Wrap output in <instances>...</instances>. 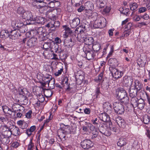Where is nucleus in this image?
I'll return each instance as SVG.
<instances>
[{"mask_svg":"<svg viewBox=\"0 0 150 150\" xmlns=\"http://www.w3.org/2000/svg\"><path fill=\"white\" fill-rule=\"evenodd\" d=\"M115 95L121 103L126 104L129 101V98L126 91L122 88H118L116 90Z\"/></svg>","mask_w":150,"mask_h":150,"instance_id":"f257e3e1","label":"nucleus"},{"mask_svg":"<svg viewBox=\"0 0 150 150\" xmlns=\"http://www.w3.org/2000/svg\"><path fill=\"white\" fill-rule=\"evenodd\" d=\"M131 104L134 107H137L140 110L143 109L145 106L144 101L142 98L139 99L137 98H133Z\"/></svg>","mask_w":150,"mask_h":150,"instance_id":"f03ea898","label":"nucleus"},{"mask_svg":"<svg viewBox=\"0 0 150 150\" xmlns=\"http://www.w3.org/2000/svg\"><path fill=\"white\" fill-rule=\"evenodd\" d=\"M113 105L115 112L119 114L124 113L125 111L124 107L120 103H114L113 104Z\"/></svg>","mask_w":150,"mask_h":150,"instance_id":"7ed1b4c3","label":"nucleus"},{"mask_svg":"<svg viewBox=\"0 0 150 150\" xmlns=\"http://www.w3.org/2000/svg\"><path fill=\"white\" fill-rule=\"evenodd\" d=\"M83 50L86 55V58L88 60L93 59L96 56V54L93 50L87 49L86 47L83 48Z\"/></svg>","mask_w":150,"mask_h":150,"instance_id":"20e7f679","label":"nucleus"},{"mask_svg":"<svg viewBox=\"0 0 150 150\" xmlns=\"http://www.w3.org/2000/svg\"><path fill=\"white\" fill-rule=\"evenodd\" d=\"M110 69L113 77L116 79L121 78L123 75V72L116 68H111Z\"/></svg>","mask_w":150,"mask_h":150,"instance_id":"39448f33","label":"nucleus"},{"mask_svg":"<svg viewBox=\"0 0 150 150\" xmlns=\"http://www.w3.org/2000/svg\"><path fill=\"white\" fill-rule=\"evenodd\" d=\"M105 20L103 18H100L96 20L93 24V27L95 28H102L105 26V23L102 22V21Z\"/></svg>","mask_w":150,"mask_h":150,"instance_id":"423d86ee","label":"nucleus"},{"mask_svg":"<svg viewBox=\"0 0 150 150\" xmlns=\"http://www.w3.org/2000/svg\"><path fill=\"white\" fill-rule=\"evenodd\" d=\"M93 145V143L90 140H84L81 143V147L85 149H88L91 148Z\"/></svg>","mask_w":150,"mask_h":150,"instance_id":"0eeeda50","label":"nucleus"},{"mask_svg":"<svg viewBox=\"0 0 150 150\" xmlns=\"http://www.w3.org/2000/svg\"><path fill=\"white\" fill-rule=\"evenodd\" d=\"M18 91L19 94L22 95L24 97V103H22V104L25 105L28 102V100L26 97L28 93V91L26 88H22L21 87L18 88Z\"/></svg>","mask_w":150,"mask_h":150,"instance_id":"6e6552de","label":"nucleus"},{"mask_svg":"<svg viewBox=\"0 0 150 150\" xmlns=\"http://www.w3.org/2000/svg\"><path fill=\"white\" fill-rule=\"evenodd\" d=\"M22 18L25 20L31 21L35 20V17L32 15V13L30 11H25L22 16Z\"/></svg>","mask_w":150,"mask_h":150,"instance_id":"1a4fd4ad","label":"nucleus"},{"mask_svg":"<svg viewBox=\"0 0 150 150\" xmlns=\"http://www.w3.org/2000/svg\"><path fill=\"white\" fill-rule=\"evenodd\" d=\"M133 81V80L131 76H127L123 77V82L126 86L132 85Z\"/></svg>","mask_w":150,"mask_h":150,"instance_id":"9d476101","label":"nucleus"},{"mask_svg":"<svg viewBox=\"0 0 150 150\" xmlns=\"http://www.w3.org/2000/svg\"><path fill=\"white\" fill-rule=\"evenodd\" d=\"M99 117L100 119L104 122H107V124H108L109 125L112 124V123L110 122H108L110 120L108 114L105 113H101L99 115Z\"/></svg>","mask_w":150,"mask_h":150,"instance_id":"9b49d317","label":"nucleus"},{"mask_svg":"<svg viewBox=\"0 0 150 150\" xmlns=\"http://www.w3.org/2000/svg\"><path fill=\"white\" fill-rule=\"evenodd\" d=\"M8 133V134H6L7 137L10 136L12 134L16 136L19 135L21 134L19 129L15 126L12 131L10 129V131H9Z\"/></svg>","mask_w":150,"mask_h":150,"instance_id":"f8f14e48","label":"nucleus"},{"mask_svg":"<svg viewBox=\"0 0 150 150\" xmlns=\"http://www.w3.org/2000/svg\"><path fill=\"white\" fill-rule=\"evenodd\" d=\"M36 31L37 32V35L38 38L43 39L45 33V29L42 27H39L37 28Z\"/></svg>","mask_w":150,"mask_h":150,"instance_id":"ddd939ff","label":"nucleus"},{"mask_svg":"<svg viewBox=\"0 0 150 150\" xmlns=\"http://www.w3.org/2000/svg\"><path fill=\"white\" fill-rule=\"evenodd\" d=\"M37 37H32L27 41V45L29 47L34 46L37 43Z\"/></svg>","mask_w":150,"mask_h":150,"instance_id":"4468645a","label":"nucleus"},{"mask_svg":"<svg viewBox=\"0 0 150 150\" xmlns=\"http://www.w3.org/2000/svg\"><path fill=\"white\" fill-rule=\"evenodd\" d=\"M47 84L48 87L50 88L53 89L55 87L54 79H51L48 81H47L46 82H45V83H42V85L43 86H45Z\"/></svg>","mask_w":150,"mask_h":150,"instance_id":"2eb2a0df","label":"nucleus"},{"mask_svg":"<svg viewBox=\"0 0 150 150\" xmlns=\"http://www.w3.org/2000/svg\"><path fill=\"white\" fill-rule=\"evenodd\" d=\"M80 23V20L79 18H75L70 23V25L72 28H76Z\"/></svg>","mask_w":150,"mask_h":150,"instance_id":"dca6fc26","label":"nucleus"},{"mask_svg":"<svg viewBox=\"0 0 150 150\" xmlns=\"http://www.w3.org/2000/svg\"><path fill=\"white\" fill-rule=\"evenodd\" d=\"M62 84L63 85V87L65 88L66 91H69L70 88L68 85V79L67 77H65L62 81Z\"/></svg>","mask_w":150,"mask_h":150,"instance_id":"f3484780","label":"nucleus"},{"mask_svg":"<svg viewBox=\"0 0 150 150\" xmlns=\"http://www.w3.org/2000/svg\"><path fill=\"white\" fill-rule=\"evenodd\" d=\"M116 121L120 127L124 128L125 127V121L121 117H118L116 119Z\"/></svg>","mask_w":150,"mask_h":150,"instance_id":"a211bd4d","label":"nucleus"},{"mask_svg":"<svg viewBox=\"0 0 150 150\" xmlns=\"http://www.w3.org/2000/svg\"><path fill=\"white\" fill-rule=\"evenodd\" d=\"M134 88L138 91H139L142 88L143 86L142 83L138 80H136L134 82Z\"/></svg>","mask_w":150,"mask_h":150,"instance_id":"6ab92c4d","label":"nucleus"},{"mask_svg":"<svg viewBox=\"0 0 150 150\" xmlns=\"http://www.w3.org/2000/svg\"><path fill=\"white\" fill-rule=\"evenodd\" d=\"M138 91L134 88L131 89L129 91L130 96L131 98V103H132V100L133 98H137L136 96L137 95V92Z\"/></svg>","mask_w":150,"mask_h":150,"instance_id":"aec40b11","label":"nucleus"},{"mask_svg":"<svg viewBox=\"0 0 150 150\" xmlns=\"http://www.w3.org/2000/svg\"><path fill=\"white\" fill-rule=\"evenodd\" d=\"M0 35L2 38L6 39L8 37L10 38V33L8 30H3L1 31Z\"/></svg>","mask_w":150,"mask_h":150,"instance_id":"412c9836","label":"nucleus"},{"mask_svg":"<svg viewBox=\"0 0 150 150\" xmlns=\"http://www.w3.org/2000/svg\"><path fill=\"white\" fill-rule=\"evenodd\" d=\"M17 124L23 129H26L28 127V124L24 120H19L17 122Z\"/></svg>","mask_w":150,"mask_h":150,"instance_id":"4be33fe9","label":"nucleus"},{"mask_svg":"<svg viewBox=\"0 0 150 150\" xmlns=\"http://www.w3.org/2000/svg\"><path fill=\"white\" fill-rule=\"evenodd\" d=\"M103 108L105 110L106 112H110L112 109L111 105L108 102H105L103 104Z\"/></svg>","mask_w":150,"mask_h":150,"instance_id":"5701e85b","label":"nucleus"},{"mask_svg":"<svg viewBox=\"0 0 150 150\" xmlns=\"http://www.w3.org/2000/svg\"><path fill=\"white\" fill-rule=\"evenodd\" d=\"M33 5L34 7L38 8L45 7V4H42V2H40L36 0H34L33 2Z\"/></svg>","mask_w":150,"mask_h":150,"instance_id":"b1692460","label":"nucleus"},{"mask_svg":"<svg viewBox=\"0 0 150 150\" xmlns=\"http://www.w3.org/2000/svg\"><path fill=\"white\" fill-rule=\"evenodd\" d=\"M10 38L12 40H15L18 37V33L15 30H11L10 32Z\"/></svg>","mask_w":150,"mask_h":150,"instance_id":"393cba45","label":"nucleus"},{"mask_svg":"<svg viewBox=\"0 0 150 150\" xmlns=\"http://www.w3.org/2000/svg\"><path fill=\"white\" fill-rule=\"evenodd\" d=\"M57 3V5L59 4V1L58 2H55L54 1H46V3H45V7L47 6L50 8H53L54 7L55 4H56Z\"/></svg>","mask_w":150,"mask_h":150,"instance_id":"a878e982","label":"nucleus"},{"mask_svg":"<svg viewBox=\"0 0 150 150\" xmlns=\"http://www.w3.org/2000/svg\"><path fill=\"white\" fill-rule=\"evenodd\" d=\"M85 43L87 45H90L92 44L94 42V40L93 38L88 37L84 39Z\"/></svg>","mask_w":150,"mask_h":150,"instance_id":"bb28decb","label":"nucleus"},{"mask_svg":"<svg viewBox=\"0 0 150 150\" xmlns=\"http://www.w3.org/2000/svg\"><path fill=\"white\" fill-rule=\"evenodd\" d=\"M11 129L9 128L6 125H1L0 127V131L2 133L4 132L5 133L7 132V134H8V132L10 131Z\"/></svg>","mask_w":150,"mask_h":150,"instance_id":"cd10ccee","label":"nucleus"},{"mask_svg":"<svg viewBox=\"0 0 150 150\" xmlns=\"http://www.w3.org/2000/svg\"><path fill=\"white\" fill-rule=\"evenodd\" d=\"M2 108L4 112L5 113L11 115L13 111L11 109L9 108L8 106L6 105H4L2 106Z\"/></svg>","mask_w":150,"mask_h":150,"instance_id":"c85d7f7f","label":"nucleus"},{"mask_svg":"<svg viewBox=\"0 0 150 150\" xmlns=\"http://www.w3.org/2000/svg\"><path fill=\"white\" fill-rule=\"evenodd\" d=\"M22 106L17 103H15L12 106L13 112H16L18 111H21V108Z\"/></svg>","mask_w":150,"mask_h":150,"instance_id":"c756f323","label":"nucleus"},{"mask_svg":"<svg viewBox=\"0 0 150 150\" xmlns=\"http://www.w3.org/2000/svg\"><path fill=\"white\" fill-rule=\"evenodd\" d=\"M92 48L94 52L96 51V52H97L100 49L101 46L99 43L96 42L93 44L92 46Z\"/></svg>","mask_w":150,"mask_h":150,"instance_id":"7c9ffc66","label":"nucleus"},{"mask_svg":"<svg viewBox=\"0 0 150 150\" xmlns=\"http://www.w3.org/2000/svg\"><path fill=\"white\" fill-rule=\"evenodd\" d=\"M34 21H35L37 23L42 24L44 23L45 19L42 17L38 16L35 17V20Z\"/></svg>","mask_w":150,"mask_h":150,"instance_id":"2f4dec72","label":"nucleus"},{"mask_svg":"<svg viewBox=\"0 0 150 150\" xmlns=\"http://www.w3.org/2000/svg\"><path fill=\"white\" fill-rule=\"evenodd\" d=\"M126 144V140L125 139L121 138L119 139L118 142L117 143V145L118 146L122 147Z\"/></svg>","mask_w":150,"mask_h":150,"instance_id":"473e14b6","label":"nucleus"},{"mask_svg":"<svg viewBox=\"0 0 150 150\" xmlns=\"http://www.w3.org/2000/svg\"><path fill=\"white\" fill-rule=\"evenodd\" d=\"M35 129V126H33L31 127L29 129H26V133L28 136H30L31 135L32 133L33 132Z\"/></svg>","mask_w":150,"mask_h":150,"instance_id":"72a5a7b5","label":"nucleus"},{"mask_svg":"<svg viewBox=\"0 0 150 150\" xmlns=\"http://www.w3.org/2000/svg\"><path fill=\"white\" fill-rule=\"evenodd\" d=\"M53 92L51 90L46 89L44 90V93L47 98H49L53 94Z\"/></svg>","mask_w":150,"mask_h":150,"instance_id":"f704fd0d","label":"nucleus"},{"mask_svg":"<svg viewBox=\"0 0 150 150\" xmlns=\"http://www.w3.org/2000/svg\"><path fill=\"white\" fill-rule=\"evenodd\" d=\"M130 10L132 11H135L138 6V4L135 2H131L129 4Z\"/></svg>","mask_w":150,"mask_h":150,"instance_id":"c9c22d12","label":"nucleus"},{"mask_svg":"<svg viewBox=\"0 0 150 150\" xmlns=\"http://www.w3.org/2000/svg\"><path fill=\"white\" fill-rule=\"evenodd\" d=\"M88 127L92 133L98 131L97 129L95 127L90 123H88Z\"/></svg>","mask_w":150,"mask_h":150,"instance_id":"e433bc0d","label":"nucleus"},{"mask_svg":"<svg viewBox=\"0 0 150 150\" xmlns=\"http://www.w3.org/2000/svg\"><path fill=\"white\" fill-rule=\"evenodd\" d=\"M120 11L125 15H127L128 14L129 11V9L128 8H126L124 7H120L119 8Z\"/></svg>","mask_w":150,"mask_h":150,"instance_id":"4c0bfd02","label":"nucleus"},{"mask_svg":"<svg viewBox=\"0 0 150 150\" xmlns=\"http://www.w3.org/2000/svg\"><path fill=\"white\" fill-rule=\"evenodd\" d=\"M85 6H87L86 8L88 10H89V12H91V10L93 9V4L91 3L87 2Z\"/></svg>","mask_w":150,"mask_h":150,"instance_id":"58836bf2","label":"nucleus"},{"mask_svg":"<svg viewBox=\"0 0 150 150\" xmlns=\"http://www.w3.org/2000/svg\"><path fill=\"white\" fill-rule=\"evenodd\" d=\"M143 121L144 124H148L150 122V117L148 115H144L143 117Z\"/></svg>","mask_w":150,"mask_h":150,"instance_id":"ea45409f","label":"nucleus"},{"mask_svg":"<svg viewBox=\"0 0 150 150\" xmlns=\"http://www.w3.org/2000/svg\"><path fill=\"white\" fill-rule=\"evenodd\" d=\"M97 1L99 4L100 8H103L106 4V0H97Z\"/></svg>","mask_w":150,"mask_h":150,"instance_id":"a19ab883","label":"nucleus"},{"mask_svg":"<svg viewBox=\"0 0 150 150\" xmlns=\"http://www.w3.org/2000/svg\"><path fill=\"white\" fill-rule=\"evenodd\" d=\"M27 34L30 35L31 37H33L36 35H37V32L36 30H32L28 32L27 33Z\"/></svg>","mask_w":150,"mask_h":150,"instance_id":"79ce46f5","label":"nucleus"},{"mask_svg":"<svg viewBox=\"0 0 150 150\" xmlns=\"http://www.w3.org/2000/svg\"><path fill=\"white\" fill-rule=\"evenodd\" d=\"M102 134L107 136H109L111 135V132L109 131L108 129H107L105 131H103L101 130Z\"/></svg>","mask_w":150,"mask_h":150,"instance_id":"37998d69","label":"nucleus"},{"mask_svg":"<svg viewBox=\"0 0 150 150\" xmlns=\"http://www.w3.org/2000/svg\"><path fill=\"white\" fill-rule=\"evenodd\" d=\"M50 47V43L46 42L44 43L42 47V48L46 50H47Z\"/></svg>","mask_w":150,"mask_h":150,"instance_id":"c03bdc74","label":"nucleus"},{"mask_svg":"<svg viewBox=\"0 0 150 150\" xmlns=\"http://www.w3.org/2000/svg\"><path fill=\"white\" fill-rule=\"evenodd\" d=\"M147 10L146 8L145 7H142L139 8L138 9V12L139 13H143Z\"/></svg>","mask_w":150,"mask_h":150,"instance_id":"a18cd8bd","label":"nucleus"},{"mask_svg":"<svg viewBox=\"0 0 150 150\" xmlns=\"http://www.w3.org/2000/svg\"><path fill=\"white\" fill-rule=\"evenodd\" d=\"M17 13L19 14H22V15L23 14L24 12H25L24 10L22 7H20L17 9Z\"/></svg>","mask_w":150,"mask_h":150,"instance_id":"49530a36","label":"nucleus"},{"mask_svg":"<svg viewBox=\"0 0 150 150\" xmlns=\"http://www.w3.org/2000/svg\"><path fill=\"white\" fill-rule=\"evenodd\" d=\"M60 131L58 130L57 132V136L60 139H65V135L64 134H62V133L60 132Z\"/></svg>","mask_w":150,"mask_h":150,"instance_id":"de8ad7c7","label":"nucleus"},{"mask_svg":"<svg viewBox=\"0 0 150 150\" xmlns=\"http://www.w3.org/2000/svg\"><path fill=\"white\" fill-rule=\"evenodd\" d=\"M112 124L109 125V128L111 130H112L114 132H116L118 131V129L117 128L114 127L112 125Z\"/></svg>","mask_w":150,"mask_h":150,"instance_id":"09e8293b","label":"nucleus"},{"mask_svg":"<svg viewBox=\"0 0 150 150\" xmlns=\"http://www.w3.org/2000/svg\"><path fill=\"white\" fill-rule=\"evenodd\" d=\"M141 17L142 18L146 20H147L150 18L149 16L146 13H145L144 15L141 16Z\"/></svg>","mask_w":150,"mask_h":150,"instance_id":"8fccbe9b","label":"nucleus"},{"mask_svg":"<svg viewBox=\"0 0 150 150\" xmlns=\"http://www.w3.org/2000/svg\"><path fill=\"white\" fill-rule=\"evenodd\" d=\"M141 18V17H140L138 15H136L133 17V20L134 21H140Z\"/></svg>","mask_w":150,"mask_h":150,"instance_id":"3c124183","label":"nucleus"},{"mask_svg":"<svg viewBox=\"0 0 150 150\" xmlns=\"http://www.w3.org/2000/svg\"><path fill=\"white\" fill-rule=\"evenodd\" d=\"M32 113V112L31 110L27 112L25 114L26 117L28 118H30L31 117V114Z\"/></svg>","mask_w":150,"mask_h":150,"instance_id":"603ef678","label":"nucleus"},{"mask_svg":"<svg viewBox=\"0 0 150 150\" xmlns=\"http://www.w3.org/2000/svg\"><path fill=\"white\" fill-rule=\"evenodd\" d=\"M38 100L41 101V103L43 102L45 100V98L42 95H39L38 97Z\"/></svg>","mask_w":150,"mask_h":150,"instance_id":"864d4df0","label":"nucleus"},{"mask_svg":"<svg viewBox=\"0 0 150 150\" xmlns=\"http://www.w3.org/2000/svg\"><path fill=\"white\" fill-rule=\"evenodd\" d=\"M53 25L54 26V28H55L57 27H58L60 25V23L59 21H53Z\"/></svg>","mask_w":150,"mask_h":150,"instance_id":"5fc2aeb1","label":"nucleus"},{"mask_svg":"<svg viewBox=\"0 0 150 150\" xmlns=\"http://www.w3.org/2000/svg\"><path fill=\"white\" fill-rule=\"evenodd\" d=\"M146 2V7L149 10H150V0H144Z\"/></svg>","mask_w":150,"mask_h":150,"instance_id":"6e6d98bb","label":"nucleus"},{"mask_svg":"<svg viewBox=\"0 0 150 150\" xmlns=\"http://www.w3.org/2000/svg\"><path fill=\"white\" fill-rule=\"evenodd\" d=\"M53 23V21L49 23L46 25V27L48 28H54Z\"/></svg>","mask_w":150,"mask_h":150,"instance_id":"4d7b16f0","label":"nucleus"},{"mask_svg":"<svg viewBox=\"0 0 150 150\" xmlns=\"http://www.w3.org/2000/svg\"><path fill=\"white\" fill-rule=\"evenodd\" d=\"M63 69H60V70H58V71L56 72L54 74L56 76H59V75L61 74L62 72L63 71Z\"/></svg>","mask_w":150,"mask_h":150,"instance_id":"13d9d810","label":"nucleus"},{"mask_svg":"<svg viewBox=\"0 0 150 150\" xmlns=\"http://www.w3.org/2000/svg\"><path fill=\"white\" fill-rule=\"evenodd\" d=\"M0 120L4 123L8 121V119L6 117H0Z\"/></svg>","mask_w":150,"mask_h":150,"instance_id":"bf43d9fd","label":"nucleus"},{"mask_svg":"<svg viewBox=\"0 0 150 150\" xmlns=\"http://www.w3.org/2000/svg\"><path fill=\"white\" fill-rule=\"evenodd\" d=\"M92 134L93 135L91 137L92 139H94L96 138L98 136V131L94 132H92Z\"/></svg>","mask_w":150,"mask_h":150,"instance_id":"052dcab7","label":"nucleus"},{"mask_svg":"<svg viewBox=\"0 0 150 150\" xmlns=\"http://www.w3.org/2000/svg\"><path fill=\"white\" fill-rule=\"evenodd\" d=\"M19 146V144L17 142H13L12 144V147L16 148Z\"/></svg>","mask_w":150,"mask_h":150,"instance_id":"680f3d73","label":"nucleus"},{"mask_svg":"<svg viewBox=\"0 0 150 150\" xmlns=\"http://www.w3.org/2000/svg\"><path fill=\"white\" fill-rule=\"evenodd\" d=\"M2 141L4 143L8 144L9 142V140L8 138H4L2 139Z\"/></svg>","mask_w":150,"mask_h":150,"instance_id":"e2e57ef3","label":"nucleus"},{"mask_svg":"<svg viewBox=\"0 0 150 150\" xmlns=\"http://www.w3.org/2000/svg\"><path fill=\"white\" fill-rule=\"evenodd\" d=\"M107 129L106 128H105L102 125H100L99 127V132L101 133H102V132L101 131V130H103V131H105L106 129Z\"/></svg>","mask_w":150,"mask_h":150,"instance_id":"0e129e2a","label":"nucleus"},{"mask_svg":"<svg viewBox=\"0 0 150 150\" xmlns=\"http://www.w3.org/2000/svg\"><path fill=\"white\" fill-rule=\"evenodd\" d=\"M98 120L97 118H96L94 120L93 119L91 120L93 124L94 125H97L98 124Z\"/></svg>","mask_w":150,"mask_h":150,"instance_id":"69168bd1","label":"nucleus"},{"mask_svg":"<svg viewBox=\"0 0 150 150\" xmlns=\"http://www.w3.org/2000/svg\"><path fill=\"white\" fill-rule=\"evenodd\" d=\"M59 130H60V132H61V133H62V134H64V135H65L66 134H68V132L67 131H65L64 130H63L62 128H61L60 129H59Z\"/></svg>","mask_w":150,"mask_h":150,"instance_id":"338daca9","label":"nucleus"},{"mask_svg":"<svg viewBox=\"0 0 150 150\" xmlns=\"http://www.w3.org/2000/svg\"><path fill=\"white\" fill-rule=\"evenodd\" d=\"M137 63L138 64L139 66L142 65L144 64V62L141 59H138Z\"/></svg>","mask_w":150,"mask_h":150,"instance_id":"774afa93","label":"nucleus"}]
</instances>
